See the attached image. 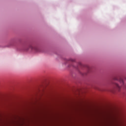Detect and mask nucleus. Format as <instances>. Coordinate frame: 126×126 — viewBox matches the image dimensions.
Wrapping results in <instances>:
<instances>
[{
    "label": "nucleus",
    "instance_id": "f257e3e1",
    "mask_svg": "<svg viewBox=\"0 0 126 126\" xmlns=\"http://www.w3.org/2000/svg\"><path fill=\"white\" fill-rule=\"evenodd\" d=\"M32 50H34V51H36V52H39V48H38L37 47H31Z\"/></svg>",
    "mask_w": 126,
    "mask_h": 126
},
{
    "label": "nucleus",
    "instance_id": "f03ea898",
    "mask_svg": "<svg viewBox=\"0 0 126 126\" xmlns=\"http://www.w3.org/2000/svg\"><path fill=\"white\" fill-rule=\"evenodd\" d=\"M114 85L116 87V88L118 89V90H120V89H121V87L119 86V84H118L117 83H114Z\"/></svg>",
    "mask_w": 126,
    "mask_h": 126
},
{
    "label": "nucleus",
    "instance_id": "7ed1b4c3",
    "mask_svg": "<svg viewBox=\"0 0 126 126\" xmlns=\"http://www.w3.org/2000/svg\"><path fill=\"white\" fill-rule=\"evenodd\" d=\"M70 61H71V62H75V60L74 59H70Z\"/></svg>",
    "mask_w": 126,
    "mask_h": 126
},
{
    "label": "nucleus",
    "instance_id": "20e7f679",
    "mask_svg": "<svg viewBox=\"0 0 126 126\" xmlns=\"http://www.w3.org/2000/svg\"><path fill=\"white\" fill-rule=\"evenodd\" d=\"M114 80H118V78H115L114 79Z\"/></svg>",
    "mask_w": 126,
    "mask_h": 126
}]
</instances>
